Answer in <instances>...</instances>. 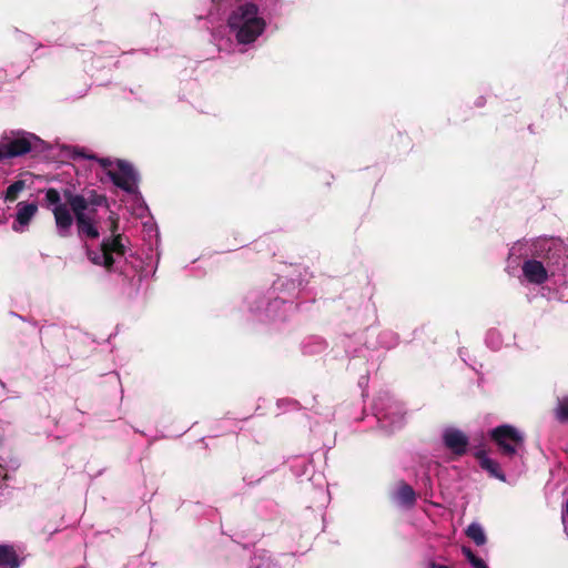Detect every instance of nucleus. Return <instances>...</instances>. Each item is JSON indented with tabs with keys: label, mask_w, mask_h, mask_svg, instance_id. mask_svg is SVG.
I'll return each mask as SVG.
<instances>
[{
	"label": "nucleus",
	"mask_w": 568,
	"mask_h": 568,
	"mask_svg": "<svg viewBox=\"0 0 568 568\" xmlns=\"http://www.w3.org/2000/svg\"><path fill=\"white\" fill-rule=\"evenodd\" d=\"M65 203L61 202L60 192L50 187L45 190V205L52 207V214L59 236L68 237L75 223L79 237L95 240L100 236L97 226V209L108 206V197L95 190H84L78 194L70 189L63 190Z\"/></svg>",
	"instance_id": "obj_1"
},
{
	"label": "nucleus",
	"mask_w": 568,
	"mask_h": 568,
	"mask_svg": "<svg viewBox=\"0 0 568 568\" xmlns=\"http://www.w3.org/2000/svg\"><path fill=\"white\" fill-rule=\"evenodd\" d=\"M262 0H235L236 8L230 13L227 23L235 31L240 43L254 42L265 30V20L258 16V4Z\"/></svg>",
	"instance_id": "obj_2"
},
{
	"label": "nucleus",
	"mask_w": 568,
	"mask_h": 568,
	"mask_svg": "<svg viewBox=\"0 0 568 568\" xmlns=\"http://www.w3.org/2000/svg\"><path fill=\"white\" fill-rule=\"evenodd\" d=\"M40 142L41 140L36 134L26 131L4 132L0 136V162L38 151Z\"/></svg>",
	"instance_id": "obj_3"
},
{
	"label": "nucleus",
	"mask_w": 568,
	"mask_h": 568,
	"mask_svg": "<svg viewBox=\"0 0 568 568\" xmlns=\"http://www.w3.org/2000/svg\"><path fill=\"white\" fill-rule=\"evenodd\" d=\"M123 239V234L104 237L100 244V251H94L87 246L88 260L92 264L103 266L108 272H112L115 263L114 255L122 257L126 254Z\"/></svg>",
	"instance_id": "obj_4"
},
{
	"label": "nucleus",
	"mask_w": 568,
	"mask_h": 568,
	"mask_svg": "<svg viewBox=\"0 0 568 568\" xmlns=\"http://www.w3.org/2000/svg\"><path fill=\"white\" fill-rule=\"evenodd\" d=\"M489 436L498 447L499 453L507 457L515 456L518 447L524 444V436L516 427L508 424L493 428Z\"/></svg>",
	"instance_id": "obj_5"
},
{
	"label": "nucleus",
	"mask_w": 568,
	"mask_h": 568,
	"mask_svg": "<svg viewBox=\"0 0 568 568\" xmlns=\"http://www.w3.org/2000/svg\"><path fill=\"white\" fill-rule=\"evenodd\" d=\"M119 172L108 170L106 174L113 184L128 193H134L136 190V173L131 163L124 160H118Z\"/></svg>",
	"instance_id": "obj_6"
},
{
	"label": "nucleus",
	"mask_w": 568,
	"mask_h": 568,
	"mask_svg": "<svg viewBox=\"0 0 568 568\" xmlns=\"http://www.w3.org/2000/svg\"><path fill=\"white\" fill-rule=\"evenodd\" d=\"M443 443L454 455L460 457L467 453L469 440L460 429L448 428L443 434Z\"/></svg>",
	"instance_id": "obj_7"
},
{
	"label": "nucleus",
	"mask_w": 568,
	"mask_h": 568,
	"mask_svg": "<svg viewBox=\"0 0 568 568\" xmlns=\"http://www.w3.org/2000/svg\"><path fill=\"white\" fill-rule=\"evenodd\" d=\"M525 278L531 284H544L548 280V270L537 260H527L521 266Z\"/></svg>",
	"instance_id": "obj_8"
},
{
	"label": "nucleus",
	"mask_w": 568,
	"mask_h": 568,
	"mask_svg": "<svg viewBox=\"0 0 568 568\" xmlns=\"http://www.w3.org/2000/svg\"><path fill=\"white\" fill-rule=\"evenodd\" d=\"M474 457L478 460L479 466L486 470L491 477L497 478L501 481H506V476L500 469L498 462L487 456L484 447H478L474 453Z\"/></svg>",
	"instance_id": "obj_9"
},
{
	"label": "nucleus",
	"mask_w": 568,
	"mask_h": 568,
	"mask_svg": "<svg viewBox=\"0 0 568 568\" xmlns=\"http://www.w3.org/2000/svg\"><path fill=\"white\" fill-rule=\"evenodd\" d=\"M22 561L13 545L0 544V568H20Z\"/></svg>",
	"instance_id": "obj_10"
},
{
	"label": "nucleus",
	"mask_w": 568,
	"mask_h": 568,
	"mask_svg": "<svg viewBox=\"0 0 568 568\" xmlns=\"http://www.w3.org/2000/svg\"><path fill=\"white\" fill-rule=\"evenodd\" d=\"M37 212H38L37 203L20 202L18 204V212H17L16 221L20 225H23V226L28 225Z\"/></svg>",
	"instance_id": "obj_11"
},
{
	"label": "nucleus",
	"mask_w": 568,
	"mask_h": 568,
	"mask_svg": "<svg viewBox=\"0 0 568 568\" xmlns=\"http://www.w3.org/2000/svg\"><path fill=\"white\" fill-rule=\"evenodd\" d=\"M397 498L403 505L410 507L416 501V494L412 486L406 483H400L397 490Z\"/></svg>",
	"instance_id": "obj_12"
},
{
	"label": "nucleus",
	"mask_w": 568,
	"mask_h": 568,
	"mask_svg": "<svg viewBox=\"0 0 568 568\" xmlns=\"http://www.w3.org/2000/svg\"><path fill=\"white\" fill-rule=\"evenodd\" d=\"M466 536L469 539H471L477 546H483L487 541L483 527L477 523H473L467 527Z\"/></svg>",
	"instance_id": "obj_13"
},
{
	"label": "nucleus",
	"mask_w": 568,
	"mask_h": 568,
	"mask_svg": "<svg viewBox=\"0 0 568 568\" xmlns=\"http://www.w3.org/2000/svg\"><path fill=\"white\" fill-rule=\"evenodd\" d=\"M554 416L560 424H568V396L558 398L557 406L554 408Z\"/></svg>",
	"instance_id": "obj_14"
},
{
	"label": "nucleus",
	"mask_w": 568,
	"mask_h": 568,
	"mask_svg": "<svg viewBox=\"0 0 568 568\" xmlns=\"http://www.w3.org/2000/svg\"><path fill=\"white\" fill-rule=\"evenodd\" d=\"M26 189V182L23 180H17L10 184L4 193V201L13 202L18 199L20 192Z\"/></svg>",
	"instance_id": "obj_15"
},
{
	"label": "nucleus",
	"mask_w": 568,
	"mask_h": 568,
	"mask_svg": "<svg viewBox=\"0 0 568 568\" xmlns=\"http://www.w3.org/2000/svg\"><path fill=\"white\" fill-rule=\"evenodd\" d=\"M462 552L474 568H488L486 562L477 557L469 547L463 546Z\"/></svg>",
	"instance_id": "obj_16"
},
{
	"label": "nucleus",
	"mask_w": 568,
	"mask_h": 568,
	"mask_svg": "<svg viewBox=\"0 0 568 568\" xmlns=\"http://www.w3.org/2000/svg\"><path fill=\"white\" fill-rule=\"evenodd\" d=\"M89 159H94L99 162V164L103 168V169H109L111 165H112V161L110 159H106V158H97L94 155L92 156H89Z\"/></svg>",
	"instance_id": "obj_17"
},
{
	"label": "nucleus",
	"mask_w": 568,
	"mask_h": 568,
	"mask_svg": "<svg viewBox=\"0 0 568 568\" xmlns=\"http://www.w3.org/2000/svg\"><path fill=\"white\" fill-rule=\"evenodd\" d=\"M110 221H111L110 231L112 233L111 236H114V234H119L118 233V230H119V219L111 215L110 216Z\"/></svg>",
	"instance_id": "obj_18"
},
{
	"label": "nucleus",
	"mask_w": 568,
	"mask_h": 568,
	"mask_svg": "<svg viewBox=\"0 0 568 568\" xmlns=\"http://www.w3.org/2000/svg\"><path fill=\"white\" fill-rule=\"evenodd\" d=\"M429 568H449V567L445 566V565H439V564H436V562H432Z\"/></svg>",
	"instance_id": "obj_19"
},
{
	"label": "nucleus",
	"mask_w": 568,
	"mask_h": 568,
	"mask_svg": "<svg viewBox=\"0 0 568 568\" xmlns=\"http://www.w3.org/2000/svg\"><path fill=\"white\" fill-rule=\"evenodd\" d=\"M565 514H566V515H567V517H568V498H567V501H566Z\"/></svg>",
	"instance_id": "obj_20"
}]
</instances>
